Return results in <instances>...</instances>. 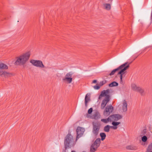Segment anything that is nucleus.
<instances>
[{"instance_id":"nucleus-14","label":"nucleus","mask_w":152,"mask_h":152,"mask_svg":"<svg viewBox=\"0 0 152 152\" xmlns=\"http://www.w3.org/2000/svg\"><path fill=\"white\" fill-rule=\"evenodd\" d=\"M0 75L1 76L3 75L5 77H8L10 76L11 74L9 72L3 71L0 74Z\"/></svg>"},{"instance_id":"nucleus-25","label":"nucleus","mask_w":152,"mask_h":152,"mask_svg":"<svg viewBox=\"0 0 152 152\" xmlns=\"http://www.w3.org/2000/svg\"><path fill=\"white\" fill-rule=\"evenodd\" d=\"M72 73L71 72H69L67 73L64 77H68L69 78H72Z\"/></svg>"},{"instance_id":"nucleus-26","label":"nucleus","mask_w":152,"mask_h":152,"mask_svg":"<svg viewBox=\"0 0 152 152\" xmlns=\"http://www.w3.org/2000/svg\"><path fill=\"white\" fill-rule=\"evenodd\" d=\"M147 130L146 128H144L142 131V134L143 135L146 134V135H147Z\"/></svg>"},{"instance_id":"nucleus-9","label":"nucleus","mask_w":152,"mask_h":152,"mask_svg":"<svg viewBox=\"0 0 152 152\" xmlns=\"http://www.w3.org/2000/svg\"><path fill=\"white\" fill-rule=\"evenodd\" d=\"M85 131L84 129L80 127H78L76 130L77 137L76 140L77 141V140L80 137L83 135Z\"/></svg>"},{"instance_id":"nucleus-6","label":"nucleus","mask_w":152,"mask_h":152,"mask_svg":"<svg viewBox=\"0 0 152 152\" xmlns=\"http://www.w3.org/2000/svg\"><path fill=\"white\" fill-rule=\"evenodd\" d=\"M100 143L101 139L100 138L96 139L91 147V152H94L99 146Z\"/></svg>"},{"instance_id":"nucleus-27","label":"nucleus","mask_w":152,"mask_h":152,"mask_svg":"<svg viewBox=\"0 0 152 152\" xmlns=\"http://www.w3.org/2000/svg\"><path fill=\"white\" fill-rule=\"evenodd\" d=\"M147 140V137L146 136H144L142 138V140L143 142H145Z\"/></svg>"},{"instance_id":"nucleus-17","label":"nucleus","mask_w":152,"mask_h":152,"mask_svg":"<svg viewBox=\"0 0 152 152\" xmlns=\"http://www.w3.org/2000/svg\"><path fill=\"white\" fill-rule=\"evenodd\" d=\"M103 6L107 10H109L111 8L110 4H104Z\"/></svg>"},{"instance_id":"nucleus-31","label":"nucleus","mask_w":152,"mask_h":152,"mask_svg":"<svg viewBox=\"0 0 152 152\" xmlns=\"http://www.w3.org/2000/svg\"><path fill=\"white\" fill-rule=\"evenodd\" d=\"M104 83L103 81H101L100 83V86H102Z\"/></svg>"},{"instance_id":"nucleus-15","label":"nucleus","mask_w":152,"mask_h":152,"mask_svg":"<svg viewBox=\"0 0 152 152\" xmlns=\"http://www.w3.org/2000/svg\"><path fill=\"white\" fill-rule=\"evenodd\" d=\"M127 149L130 150H136L137 149V147L133 145H130L126 147Z\"/></svg>"},{"instance_id":"nucleus-28","label":"nucleus","mask_w":152,"mask_h":152,"mask_svg":"<svg viewBox=\"0 0 152 152\" xmlns=\"http://www.w3.org/2000/svg\"><path fill=\"white\" fill-rule=\"evenodd\" d=\"M94 88L95 89H99L100 88V86H98V85H96V86H94Z\"/></svg>"},{"instance_id":"nucleus-22","label":"nucleus","mask_w":152,"mask_h":152,"mask_svg":"<svg viewBox=\"0 0 152 152\" xmlns=\"http://www.w3.org/2000/svg\"><path fill=\"white\" fill-rule=\"evenodd\" d=\"M131 87L132 89L135 91H137L138 86H137L135 84H132L131 85Z\"/></svg>"},{"instance_id":"nucleus-16","label":"nucleus","mask_w":152,"mask_h":152,"mask_svg":"<svg viewBox=\"0 0 152 152\" xmlns=\"http://www.w3.org/2000/svg\"><path fill=\"white\" fill-rule=\"evenodd\" d=\"M72 78L64 77L63 79V80L68 83H70L72 81Z\"/></svg>"},{"instance_id":"nucleus-8","label":"nucleus","mask_w":152,"mask_h":152,"mask_svg":"<svg viewBox=\"0 0 152 152\" xmlns=\"http://www.w3.org/2000/svg\"><path fill=\"white\" fill-rule=\"evenodd\" d=\"M113 110V107L111 105L106 106L103 112V115L105 116H108L112 113Z\"/></svg>"},{"instance_id":"nucleus-29","label":"nucleus","mask_w":152,"mask_h":152,"mask_svg":"<svg viewBox=\"0 0 152 152\" xmlns=\"http://www.w3.org/2000/svg\"><path fill=\"white\" fill-rule=\"evenodd\" d=\"M93 109L92 108H90L88 110V113L90 114H91L92 112Z\"/></svg>"},{"instance_id":"nucleus-19","label":"nucleus","mask_w":152,"mask_h":152,"mask_svg":"<svg viewBox=\"0 0 152 152\" xmlns=\"http://www.w3.org/2000/svg\"><path fill=\"white\" fill-rule=\"evenodd\" d=\"M100 136L101 137V139L102 141L104 140L106 137L105 134L103 132L101 133L100 134Z\"/></svg>"},{"instance_id":"nucleus-30","label":"nucleus","mask_w":152,"mask_h":152,"mask_svg":"<svg viewBox=\"0 0 152 152\" xmlns=\"http://www.w3.org/2000/svg\"><path fill=\"white\" fill-rule=\"evenodd\" d=\"M104 2H105L111 3L113 0H104Z\"/></svg>"},{"instance_id":"nucleus-24","label":"nucleus","mask_w":152,"mask_h":152,"mask_svg":"<svg viewBox=\"0 0 152 152\" xmlns=\"http://www.w3.org/2000/svg\"><path fill=\"white\" fill-rule=\"evenodd\" d=\"M137 91L139 92L141 94H142L144 92V90L143 89L139 87Z\"/></svg>"},{"instance_id":"nucleus-21","label":"nucleus","mask_w":152,"mask_h":152,"mask_svg":"<svg viewBox=\"0 0 152 152\" xmlns=\"http://www.w3.org/2000/svg\"><path fill=\"white\" fill-rule=\"evenodd\" d=\"M118 85V83L115 81H114L109 85V86L110 87L117 86Z\"/></svg>"},{"instance_id":"nucleus-3","label":"nucleus","mask_w":152,"mask_h":152,"mask_svg":"<svg viewBox=\"0 0 152 152\" xmlns=\"http://www.w3.org/2000/svg\"><path fill=\"white\" fill-rule=\"evenodd\" d=\"M31 53L30 51L23 53L17 58L15 63V65H23L26 64L28 60Z\"/></svg>"},{"instance_id":"nucleus-1","label":"nucleus","mask_w":152,"mask_h":152,"mask_svg":"<svg viewBox=\"0 0 152 152\" xmlns=\"http://www.w3.org/2000/svg\"><path fill=\"white\" fill-rule=\"evenodd\" d=\"M129 64H128L127 62L122 64L118 68L113 70L109 74V75L110 76L113 75L116 71L120 70V71L118 72V74L120 75V83L123 84L122 80L123 75L125 73V71L129 67Z\"/></svg>"},{"instance_id":"nucleus-2","label":"nucleus","mask_w":152,"mask_h":152,"mask_svg":"<svg viewBox=\"0 0 152 152\" xmlns=\"http://www.w3.org/2000/svg\"><path fill=\"white\" fill-rule=\"evenodd\" d=\"M110 90L109 89L104 90L102 91L99 96V99H100L102 97L105 96V98L102 101L101 104V108L102 109H103L104 108L110 100Z\"/></svg>"},{"instance_id":"nucleus-13","label":"nucleus","mask_w":152,"mask_h":152,"mask_svg":"<svg viewBox=\"0 0 152 152\" xmlns=\"http://www.w3.org/2000/svg\"><path fill=\"white\" fill-rule=\"evenodd\" d=\"M8 67L7 65L3 63H0V74L3 71L1 69H7Z\"/></svg>"},{"instance_id":"nucleus-5","label":"nucleus","mask_w":152,"mask_h":152,"mask_svg":"<svg viewBox=\"0 0 152 152\" xmlns=\"http://www.w3.org/2000/svg\"><path fill=\"white\" fill-rule=\"evenodd\" d=\"M75 144L72 136L70 134H68L65 137L64 145L66 149L68 147H71Z\"/></svg>"},{"instance_id":"nucleus-10","label":"nucleus","mask_w":152,"mask_h":152,"mask_svg":"<svg viewBox=\"0 0 152 152\" xmlns=\"http://www.w3.org/2000/svg\"><path fill=\"white\" fill-rule=\"evenodd\" d=\"M100 128V126L98 125H94L92 133L94 136H96L98 134Z\"/></svg>"},{"instance_id":"nucleus-23","label":"nucleus","mask_w":152,"mask_h":152,"mask_svg":"<svg viewBox=\"0 0 152 152\" xmlns=\"http://www.w3.org/2000/svg\"><path fill=\"white\" fill-rule=\"evenodd\" d=\"M146 152H152V143L148 145Z\"/></svg>"},{"instance_id":"nucleus-4","label":"nucleus","mask_w":152,"mask_h":152,"mask_svg":"<svg viewBox=\"0 0 152 152\" xmlns=\"http://www.w3.org/2000/svg\"><path fill=\"white\" fill-rule=\"evenodd\" d=\"M110 122H112V124L113 125L110 126V128L116 130L118 128L117 126L120 124V122H115L121 119L122 118L121 115L119 114H114L110 115L109 117Z\"/></svg>"},{"instance_id":"nucleus-12","label":"nucleus","mask_w":152,"mask_h":152,"mask_svg":"<svg viewBox=\"0 0 152 152\" xmlns=\"http://www.w3.org/2000/svg\"><path fill=\"white\" fill-rule=\"evenodd\" d=\"M90 94H87L85 97V106L86 107L87 106V103L90 100Z\"/></svg>"},{"instance_id":"nucleus-7","label":"nucleus","mask_w":152,"mask_h":152,"mask_svg":"<svg viewBox=\"0 0 152 152\" xmlns=\"http://www.w3.org/2000/svg\"><path fill=\"white\" fill-rule=\"evenodd\" d=\"M30 62L33 65L37 67L44 68L45 66L41 60L32 59L30 60Z\"/></svg>"},{"instance_id":"nucleus-32","label":"nucleus","mask_w":152,"mask_h":152,"mask_svg":"<svg viewBox=\"0 0 152 152\" xmlns=\"http://www.w3.org/2000/svg\"><path fill=\"white\" fill-rule=\"evenodd\" d=\"M96 80H94L93 81L92 83H96Z\"/></svg>"},{"instance_id":"nucleus-11","label":"nucleus","mask_w":152,"mask_h":152,"mask_svg":"<svg viewBox=\"0 0 152 152\" xmlns=\"http://www.w3.org/2000/svg\"><path fill=\"white\" fill-rule=\"evenodd\" d=\"M122 109L123 112H126L127 110V102L125 100H123L121 102Z\"/></svg>"},{"instance_id":"nucleus-18","label":"nucleus","mask_w":152,"mask_h":152,"mask_svg":"<svg viewBox=\"0 0 152 152\" xmlns=\"http://www.w3.org/2000/svg\"><path fill=\"white\" fill-rule=\"evenodd\" d=\"M101 122H102L104 124H107L109 122H110V118H109V117H108L107 119H102L101 120Z\"/></svg>"},{"instance_id":"nucleus-20","label":"nucleus","mask_w":152,"mask_h":152,"mask_svg":"<svg viewBox=\"0 0 152 152\" xmlns=\"http://www.w3.org/2000/svg\"><path fill=\"white\" fill-rule=\"evenodd\" d=\"M108 125H107L104 126V131L105 132H109L110 128V126Z\"/></svg>"}]
</instances>
